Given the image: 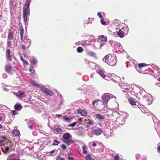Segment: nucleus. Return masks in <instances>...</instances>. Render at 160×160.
Here are the masks:
<instances>
[{
	"instance_id": "nucleus-1",
	"label": "nucleus",
	"mask_w": 160,
	"mask_h": 160,
	"mask_svg": "<svg viewBox=\"0 0 160 160\" xmlns=\"http://www.w3.org/2000/svg\"><path fill=\"white\" fill-rule=\"evenodd\" d=\"M1 145L5 147L4 149L2 148L3 152L5 153L12 150V143L10 142L5 137L3 136L0 138V146Z\"/></svg>"
},
{
	"instance_id": "nucleus-2",
	"label": "nucleus",
	"mask_w": 160,
	"mask_h": 160,
	"mask_svg": "<svg viewBox=\"0 0 160 160\" xmlns=\"http://www.w3.org/2000/svg\"><path fill=\"white\" fill-rule=\"evenodd\" d=\"M111 46L113 52L117 53H124V51L120 43L114 41H111Z\"/></svg>"
},
{
	"instance_id": "nucleus-3",
	"label": "nucleus",
	"mask_w": 160,
	"mask_h": 160,
	"mask_svg": "<svg viewBox=\"0 0 160 160\" xmlns=\"http://www.w3.org/2000/svg\"><path fill=\"white\" fill-rule=\"evenodd\" d=\"M30 3V0H27L23 8V18L25 24L27 22L28 15H29Z\"/></svg>"
},
{
	"instance_id": "nucleus-4",
	"label": "nucleus",
	"mask_w": 160,
	"mask_h": 160,
	"mask_svg": "<svg viewBox=\"0 0 160 160\" xmlns=\"http://www.w3.org/2000/svg\"><path fill=\"white\" fill-rule=\"evenodd\" d=\"M71 137H72V136L69 133L67 132L64 134L62 136V142L68 146L71 145L74 142V140L71 138Z\"/></svg>"
},
{
	"instance_id": "nucleus-5",
	"label": "nucleus",
	"mask_w": 160,
	"mask_h": 160,
	"mask_svg": "<svg viewBox=\"0 0 160 160\" xmlns=\"http://www.w3.org/2000/svg\"><path fill=\"white\" fill-rule=\"evenodd\" d=\"M122 28L121 22L117 19L112 21L111 22V28L112 30H118Z\"/></svg>"
},
{
	"instance_id": "nucleus-6",
	"label": "nucleus",
	"mask_w": 160,
	"mask_h": 160,
	"mask_svg": "<svg viewBox=\"0 0 160 160\" xmlns=\"http://www.w3.org/2000/svg\"><path fill=\"white\" fill-rule=\"evenodd\" d=\"M118 110V108L116 107L115 108H111V111L112 112V114H111V123L112 122L111 120L112 121V123H114V121L116 122V119L119 117V114L117 113Z\"/></svg>"
},
{
	"instance_id": "nucleus-7",
	"label": "nucleus",
	"mask_w": 160,
	"mask_h": 160,
	"mask_svg": "<svg viewBox=\"0 0 160 160\" xmlns=\"http://www.w3.org/2000/svg\"><path fill=\"white\" fill-rule=\"evenodd\" d=\"M111 77L115 78V79L112 78H111V81H112L115 82H117L118 83H119L120 87L124 90H125V88H126V87H129L128 86H127L125 83L123 84L122 83H119L118 81L121 79L120 78L116 76L114 74L111 73Z\"/></svg>"
},
{
	"instance_id": "nucleus-8",
	"label": "nucleus",
	"mask_w": 160,
	"mask_h": 160,
	"mask_svg": "<svg viewBox=\"0 0 160 160\" xmlns=\"http://www.w3.org/2000/svg\"><path fill=\"white\" fill-rule=\"evenodd\" d=\"M22 42L23 43L22 45V48L23 50H25L28 48L31 44V41L30 39L27 36H25L22 40Z\"/></svg>"
},
{
	"instance_id": "nucleus-9",
	"label": "nucleus",
	"mask_w": 160,
	"mask_h": 160,
	"mask_svg": "<svg viewBox=\"0 0 160 160\" xmlns=\"http://www.w3.org/2000/svg\"><path fill=\"white\" fill-rule=\"evenodd\" d=\"M125 120L122 117H119L116 119V122L114 121V123H112V126L113 125V126L118 127L120 125H122L125 123Z\"/></svg>"
},
{
	"instance_id": "nucleus-10",
	"label": "nucleus",
	"mask_w": 160,
	"mask_h": 160,
	"mask_svg": "<svg viewBox=\"0 0 160 160\" xmlns=\"http://www.w3.org/2000/svg\"><path fill=\"white\" fill-rule=\"evenodd\" d=\"M117 59L116 55L115 54L111 55V66L115 65L117 63Z\"/></svg>"
},
{
	"instance_id": "nucleus-11",
	"label": "nucleus",
	"mask_w": 160,
	"mask_h": 160,
	"mask_svg": "<svg viewBox=\"0 0 160 160\" xmlns=\"http://www.w3.org/2000/svg\"><path fill=\"white\" fill-rule=\"evenodd\" d=\"M116 32H113V33L112 34L114 36H117V35H118L121 38H123L124 37V34L125 32H123V31L122 30L121 28H120L118 30H116Z\"/></svg>"
},
{
	"instance_id": "nucleus-12",
	"label": "nucleus",
	"mask_w": 160,
	"mask_h": 160,
	"mask_svg": "<svg viewBox=\"0 0 160 160\" xmlns=\"http://www.w3.org/2000/svg\"><path fill=\"white\" fill-rule=\"evenodd\" d=\"M5 71L10 74H12L15 71V70L13 69L12 67H11L9 64H7L5 66Z\"/></svg>"
},
{
	"instance_id": "nucleus-13",
	"label": "nucleus",
	"mask_w": 160,
	"mask_h": 160,
	"mask_svg": "<svg viewBox=\"0 0 160 160\" xmlns=\"http://www.w3.org/2000/svg\"><path fill=\"white\" fill-rule=\"evenodd\" d=\"M143 99L148 102V105L150 104L152 102V98L150 94H147L144 98H143Z\"/></svg>"
},
{
	"instance_id": "nucleus-14",
	"label": "nucleus",
	"mask_w": 160,
	"mask_h": 160,
	"mask_svg": "<svg viewBox=\"0 0 160 160\" xmlns=\"http://www.w3.org/2000/svg\"><path fill=\"white\" fill-rule=\"evenodd\" d=\"M77 112L80 115L83 116H86L87 115V113L86 111L81 109H78L77 110Z\"/></svg>"
},
{
	"instance_id": "nucleus-15",
	"label": "nucleus",
	"mask_w": 160,
	"mask_h": 160,
	"mask_svg": "<svg viewBox=\"0 0 160 160\" xmlns=\"http://www.w3.org/2000/svg\"><path fill=\"white\" fill-rule=\"evenodd\" d=\"M110 99V97L109 95L108 94H104L102 96V100L106 103L108 102Z\"/></svg>"
},
{
	"instance_id": "nucleus-16",
	"label": "nucleus",
	"mask_w": 160,
	"mask_h": 160,
	"mask_svg": "<svg viewBox=\"0 0 160 160\" xmlns=\"http://www.w3.org/2000/svg\"><path fill=\"white\" fill-rule=\"evenodd\" d=\"M6 57L7 60L8 61H11L12 60L11 56L10 55V51L9 49H8L6 52Z\"/></svg>"
},
{
	"instance_id": "nucleus-17",
	"label": "nucleus",
	"mask_w": 160,
	"mask_h": 160,
	"mask_svg": "<svg viewBox=\"0 0 160 160\" xmlns=\"http://www.w3.org/2000/svg\"><path fill=\"white\" fill-rule=\"evenodd\" d=\"M109 59V56L108 54L106 55L103 58L102 60L103 61L107 63L109 65V63H110V60Z\"/></svg>"
},
{
	"instance_id": "nucleus-18",
	"label": "nucleus",
	"mask_w": 160,
	"mask_h": 160,
	"mask_svg": "<svg viewBox=\"0 0 160 160\" xmlns=\"http://www.w3.org/2000/svg\"><path fill=\"white\" fill-rule=\"evenodd\" d=\"M98 38L99 40L102 42H106L107 39V37L103 35H99L98 37Z\"/></svg>"
},
{
	"instance_id": "nucleus-19",
	"label": "nucleus",
	"mask_w": 160,
	"mask_h": 160,
	"mask_svg": "<svg viewBox=\"0 0 160 160\" xmlns=\"http://www.w3.org/2000/svg\"><path fill=\"white\" fill-rule=\"evenodd\" d=\"M152 119L153 122L155 123V126H156V127L158 128V125L157 126V125H158V124H160V122L158 119L155 116H154L152 117Z\"/></svg>"
},
{
	"instance_id": "nucleus-20",
	"label": "nucleus",
	"mask_w": 160,
	"mask_h": 160,
	"mask_svg": "<svg viewBox=\"0 0 160 160\" xmlns=\"http://www.w3.org/2000/svg\"><path fill=\"white\" fill-rule=\"evenodd\" d=\"M121 28V29H122L123 31L125 32V33H128V32L129 28L128 26L127 25L125 24L124 26L123 27L122 26V28Z\"/></svg>"
},
{
	"instance_id": "nucleus-21",
	"label": "nucleus",
	"mask_w": 160,
	"mask_h": 160,
	"mask_svg": "<svg viewBox=\"0 0 160 160\" xmlns=\"http://www.w3.org/2000/svg\"><path fill=\"white\" fill-rule=\"evenodd\" d=\"M22 108V107L21 104H15L14 106V109L17 110L19 111Z\"/></svg>"
},
{
	"instance_id": "nucleus-22",
	"label": "nucleus",
	"mask_w": 160,
	"mask_h": 160,
	"mask_svg": "<svg viewBox=\"0 0 160 160\" xmlns=\"http://www.w3.org/2000/svg\"><path fill=\"white\" fill-rule=\"evenodd\" d=\"M102 130L101 129H98L94 131V134L96 135H99L102 133Z\"/></svg>"
},
{
	"instance_id": "nucleus-23",
	"label": "nucleus",
	"mask_w": 160,
	"mask_h": 160,
	"mask_svg": "<svg viewBox=\"0 0 160 160\" xmlns=\"http://www.w3.org/2000/svg\"><path fill=\"white\" fill-rule=\"evenodd\" d=\"M12 134L14 136H18L20 135L19 131L18 130H14L12 132Z\"/></svg>"
},
{
	"instance_id": "nucleus-24",
	"label": "nucleus",
	"mask_w": 160,
	"mask_h": 160,
	"mask_svg": "<svg viewBox=\"0 0 160 160\" xmlns=\"http://www.w3.org/2000/svg\"><path fill=\"white\" fill-rule=\"evenodd\" d=\"M139 94L142 96V98H144L147 94L146 92L144 90H140L139 91Z\"/></svg>"
},
{
	"instance_id": "nucleus-25",
	"label": "nucleus",
	"mask_w": 160,
	"mask_h": 160,
	"mask_svg": "<svg viewBox=\"0 0 160 160\" xmlns=\"http://www.w3.org/2000/svg\"><path fill=\"white\" fill-rule=\"evenodd\" d=\"M20 33L21 36V38L22 40V37L23 35V31L24 29L23 28V27L22 26L20 27Z\"/></svg>"
},
{
	"instance_id": "nucleus-26",
	"label": "nucleus",
	"mask_w": 160,
	"mask_h": 160,
	"mask_svg": "<svg viewBox=\"0 0 160 160\" xmlns=\"http://www.w3.org/2000/svg\"><path fill=\"white\" fill-rule=\"evenodd\" d=\"M98 73L102 77L104 78L106 76L104 73V71L102 70H99Z\"/></svg>"
},
{
	"instance_id": "nucleus-27",
	"label": "nucleus",
	"mask_w": 160,
	"mask_h": 160,
	"mask_svg": "<svg viewBox=\"0 0 160 160\" xmlns=\"http://www.w3.org/2000/svg\"><path fill=\"white\" fill-rule=\"evenodd\" d=\"M128 101L130 104L132 105H136V102L134 101L132 98H129L128 99Z\"/></svg>"
},
{
	"instance_id": "nucleus-28",
	"label": "nucleus",
	"mask_w": 160,
	"mask_h": 160,
	"mask_svg": "<svg viewBox=\"0 0 160 160\" xmlns=\"http://www.w3.org/2000/svg\"><path fill=\"white\" fill-rule=\"evenodd\" d=\"M55 133L57 134L61 132L62 131V129L59 128H56L54 130Z\"/></svg>"
},
{
	"instance_id": "nucleus-29",
	"label": "nucleus",
	"mask_w": 160,
	"mask_h": 160,
	"mask_svg": "<svg viewBox=\"0 0 160 160\" xmlns=\"http://www.w3.org/2000/svg\"><path fill=\"white\" fill-rule=\"evenodd\" d=\"M14 33L12 32H10L8 37V40H12L13 39Z\"/></svg>"
},
{
	"instance_id": "nucleus-30",
	"label": "nucleus",
	"mask_w": 160,
	"mask_h": 160,
	"mask_svg": "<svg viewBox=\"0 0 160 160\" xmlns=\"http://www.w3.org/2000/svg\"><path fill=\"white\" fill-rule=\"evenodd\" d=\"M29 70L31 75H34V71L32 66H30Z\"/></svg>"
},
{
	"instance_id": "nucleus-31",
	"label": "nucleus",
	"mask_w": 160,
	"mask_h": 160,
	"mask_svg": "<svg viewBox=\"0 0 160 160\" xmlns=\"http://www.w3.org/2000/svg\"><path fill=\"white\" fill-rule=\"evenodd\" d=\"M31 61L32 64L33 65H35L37 63V60L36 59L34 58H32L31 59Z\"/></svg>"
},
{
	"instance_id": "nucleus-32",
	"label": "nucleus",
	"mask_w": 160,
	"mask_h": 160,
	"mask_svg": "<svg viewBox=\"0 0 160 160\" xmlns=\"http://www.w3.org/2000/svg\"><path fill=\"white\" fill-rule=\"evenodd\" d=\"M60 143V142L59 141H58L57 140H54L53 141V143H52V146L58 145Z\"/></svg>"
},
{
	"instance_id": "nucleus-33",
	"label": "nucleus",
	"mask_w": 160,
	"mask_h": 160,
	"mask_svg": "<svg viewBox=\"0 0 160 160\" xmlns=\"http://www.w3.org/2000/svg\"><path fill=\"white\" fill-rule=\"evenodd\" d=\"M111 99H113V100H114L116 104L118 105V103L116 101V98L115 96H114L113 95L111 94Z\"/></svg>"
},
{
	"instance_id": "nucleus-34",
	"label": "nucleus",
	"mask_w": 160,
	"mask_h": 160,
	"mask_svg": "<svg viewBox=\"0 0 160 160\" xmlns=\"http://www.w3.org/2000/svg\"><path fill=\"white\" fill-rule=\"evenodd\" d=\"M31 83L33 86L36 87L37 88L39 87V85L37 83L35 82L32 80H31Z\"/></svg>"
},
{
	"instance_id": "nucleus-35",
	"label": "nucleus",
	"mask_w": 160,
	"mask_h": 160,
	"mask_svg": "<svg viewBox=\"0 0 160 160\" xmlns=\"http://www.w3.org/2000/svg\"><path fill=\"white\" fill-rule=\"evenodd\" d=\"M122 158H120L119 156L117 154L114 157L113 160H122Z\"/></svg>"
},
{
	"instance_id": "nucleus-36",
	"label": "nucleus",
	"mask_w": 160,
	"mask_h": 160,
	"mask_svg": "<svg viewBox=\"0 0 160 160\" xmlns=\"http://www.w3.org/2000/svg\"><path fill=\"white\" fill-rule=\"evenodd\" d=\"M45 93L49 95H52L53 93V92L47 89Z\"/></svg>"
},
{
	"instance_id": "nucleus-37",
	"label": "nucleus",
	"mask_w": 160,
	"mask_h": 160,
	"mask_svg": "<svg viewBox=\"0 0 160 160\" xmlns=\"http://www.w3.org/2000/svg\"><path fill=\"white\" fill-rule=\"evenodd\" d=\"M85 160H92V158L89 154H88L85 158Z\"/></svg>"
},
{
	"instance_id": "nucleus-38",
	"label": "nucleus",
	"mask_w": 160,
	"mask_h": 160,
	"mask_svg": "<svg viewBox=\"0 0 160 160\" xmlns=\"http://www.w3.org/2000/svg\"><path fill=\"white\" fill-rule=\"evenodd\" d=\"M85 122L87 124H89V125H91L93 123V122L89 119H88L87 120H86Z\"/></svg>"
},
{
	"instance_id": "nucleus-39",
	"label": "nucleus",
	"mask_w": 160,
	"mask_h": 160,
	"mask_svg": "<svg viewBox=\"0 0 160 160\" xmlns=\"http://www.w3.org/2000/svg\"><path fill=\"white\" fill-rule=\"evenodd\" d=\"M82 150H83V153L84 154H86L88 153V152L87 150H86V147L85 146H84L82 148Z\"/></svg>"
},
{
	"instance_id": "nucleus-40",
	"label": "nucleus",
	"mask_w": 160,
	"mask_h": 160,
	"mask_svg": "<svg viewBox=\"0 0 160 160\" xmlns=\"http://www.w3.org/2000/svg\"><path fill=\"white\" fill-rule=\"evenodd\" d=\"M88 55L90 56L94 57L95 56V53L92 51H90L88 53Z\"/></svg>"
},
{
	"instance_id": "nucleus-41",
	"label": "nucleus",
	"mask_w": 160,
	"mask_h": 160,
	"mask_svg": "<svg viewBox=\"0 0 160 160\" xmlns=\"http://www.w3.org/2000/svg\"><path fill=\"white\" fill-rule=\"evenodd\" d=\"M83 49L82 47H79L77 48V51L78 52H82Z\"/></svg>"
},
{
	"instance_id": "nucleus-42",
	"label": "nucleus",
	"mask_w": 160,
	"mask_h": 160,
	"mask_svg": "<svg viewBox=\"0 0 160 160\" xmlns=\"http://www.w3.org/2000/svg\"><path fill=\"white\" fill-rule=\"evenodd\" d=\"M98 100H97L94 101L92 102V104L94 106H96L98 105Z\"/></svg>"
},
{
	"instance_id": "nucleus-43",
	"label": "nucleus",
	"mask_w": 160,
	"mask_h": 160,
	"mask_svg": "<svg viewBox=\"0 0 160 160\" xmlns=\"http://www.w3.org/2000/svg\"><path fill=\"white\" fill-rule=\"evenodd\" d=\"M146 66V64L144 63H141L139 64L138 65V68L141 69V68L145 66Z\"/></svg>"
},
{
	"instance_id": "nucleus-44",
	"label": "nucleus",
	"mask_w": 160,
	"mask_h": 160,
	"mask_svg": "<svg viewBox=\"0 0 160 160\" xmlns=\"http://www.w3.org/2000/svg\"><path fill=\"white\" fill-rule=\"evenodd\" d=\"M63 118L64 119V120L65 121L70 122L71 121V119L67 116H64Z\"/></svg>"
},
{
	"instance_id": "nucleus-45",
	"label": "nucleus",
	"mask_w": 160,
	"mask_h": 160,
	"mask_svg": "<svg viewBox=\"0 0 160 160\" xmlns=\"http://www.w3.org/2000/svg\"><path fill=\"white\" fill-rule=\"evenodd\" d=\"M96 117L97 118L99 119H104V118L100 114H97Z\"/></svg>"
},
{
	"instance_id": "nucleus-46",
	"label": "nucleus",
	"mask_w": 160,
	"mask_h": 160,
	"mask_svg": "<svg viewBox=\"0 0 160 160\" xmlns=\"http://www.w3.org/2000/svg\"><path fill=\"white\" fill-rule=\"evenodd\" d=\"M77 122H73L70 124L69 125V126H71L72 127H73L75 126L76 124H77Z\"/></svg>"
},
{
	"instance_id": "nucleus-47",
	"label": "nucleus",
	"mask_w": 160,
	"mask_h": 160,
	"mask_svg": "<svg viewBox=\"0 0 160 160\" xmlns=\"http://www.w3.org/2000/svg\"><path fill=\"white\" fill-rule=\"evenodd\" d=\"M72 154L71 153H69V156H68V159L69 160H75L74 158L73 157H70V156H72Z\"/></svg>"
},
{
	"instance_id": "nucleus-48",
	"label": "nucleus",
	"mask_w": 160,
	"mask_h": 160,
	"mask_svg": "<svg viewBox=\"0 0 160 160\" xmlns=\"http://www.w3.org/2000/svg\"><path fill=\"white\" fill-rule=\"evenodd\" d=\"M155 129L156 130L157 133H158L159 137L160 138V131H159V130L158 129V128L156 127V125L155 126Z\"/></svg>"
},
{
	"instance_id": "nucleus-49",
	"label": "nucleus",
	"mask_w": 160,
	"mask_h": 160,
	"mask_svg": "<svg viewBox=\"0 0 160 160\" xmlns=\"http://www.w3.org/2000/svg\"><path fill=\"white\" fill-rule=\"evenodd\" d=\"M11 41L10 40H8L7 42V46L9 48L11 47Z\"/></svg>"
},
{
	"instance_id": "nucleus-50",
	"label": "nucleus",
	"mask_w": 160,
	"mask_h": 160,
	"mask_svg": "<svg viewBox=\"0 0 160 160\" xmlns=\"http://www.w3.org/2000/svg\"><path fill=\"white\" fill-rule=\"evenodd\" d=\"M157 146L158 147L157 149L158 152L160 153V142L158 143Z\"/></svg>"
},
{
	"instance_id": "nucleus-51",
	"label": "nucleus",
	"mask_w": 160,
	"mask_h": 160,
	"mask_svg": "<svg viewBox=\"0 0 160 160\" xmlns=\"http://www.w3.org/2000/svg\"><path fill=\"white\" fill-rule=\"evenodd\" d=\"M104 18H102L101 20V23L102 25H106V22L104 21Z\"/></svg>"
},
{
	"instance_id": "nucleus-52",
	"label": "nucleus",
	"mask_w": 160,
	"mask_h": 160,
	"mask_svg": "<svg viewBox=\"0 0 160 160\" xmlns=\"http://www.w3.org/2000/svg\"><path fill=\"white\" fill-rule=\"evenodd\" d=\"M12 114L13 115H16L17 114L18 112L15 110H12L11 111Z\"/></svg>"
},
{
	"instance_id": "nucleus-53",
	"label": "nucleus",
	"mask_w": 160,
	"mask_h": 160,
	"mask_svg": "<svg viewBox=\"0 0 160 160\" xmlns=\"http://www.w3.org/2000/svg\"><path fill=\"white\" fill-rule=\"evenodd\" d=\"M136 158L137 160H139L141 158V156L139 154H137L136 156Z\"/></svg>"
},
{
	"instance_id": "nucleus-54",
	"label": "nucleus",
	"mask_w": 160,
	"mask_h": 160,
	"mask_svg": "<svg viewBox=\"0 0 160 160\" xmlns=\"http://www.w3.org/2000/svg\"><path fill=\"white\" fill-rule=\"evenodd\" d=\"M47 89V88L42 87L41 88H40V90L41 91L43 92H44V93L45 92Z\"/></svg>"
},
{
	"instance_id": "nucleus-55",
	"label": "nucleus",
	"mask_w": 160,
	"mask_h": 160,
	"mask_svg": "<svg viewBox=\"0 0 160 160\" xmlns=\"http://www.w3.org/2000/svg\"><path fill=\"white\" fill-rule=\"evenodd\" d=\"M13 94L14 95H15L17 97H18V98L22 99V98L21 97H20V95H18L16 92H13Z\"/></svg>"
},
{
	"instance_id": "nucleus-56",
	"label": "nucleus",
	"mask_w": 160,
	"mask_h": 160,
	"mask_svg": "<svg viewBox=\"0 0 160 160\" xmlns=\"http://www.w3.org/2000/svg\"><path fill=\"white\" fill-rule=\"evenodd\" d=\"M61 147H62V149L63 150H65L67 149L66 146L64 144L62 145Z\"/></svg>"
},
{
	"instance_id": "nucleus-57",
	"label": "nucleus",
	"mask_w": 160,
	"mask_h": 160,
	"mask_svg": "<svg viewBox=\"0 0 160 160\" xmlns=\"http://www.w3.org/2000/svg\"><path fill=\"white\" fill-rule=\"evenodd\" d=\"M98 15L100 18L102 19V14L100 12H98Z\"/></svg>"
},
{
	"instance_id": "nucleus-58",
	"label": "nucleus",
	"mask_w": 160,
	"mask_h": 160,
	"mask_svg": "<svg viewBox=\"0 0 160 160\" xmlns=\"http://www.w3.org/2000/svg\"><path fill=\"white\" fill-rule=\"evenodd\" d=\"M22 61L24 64H25L26 65H28V63L27 61L25 60L24 59V61Z\"/></svg>"
},
{
	"instance_id": "nucleus-59",
	"label": "nucleus",
	"mask_w": 160,
	"mask_h": 160,
	"mask_svg": "<svg viewBox=\"0 0 160 160\" xmlns=\"http://www.w3.org/2000/svg\"><path fill=\"white\" fill-rule=\"evenodd\" d=\"M56 160H65L64 158L61 157H58Z\"/></svg>"
},
{
	"instance_id": "nucleus-60",
	"label": "nucleus",
	"mask_w": 160,
	"mask_h": 160,
	"mask_svg": "<svg viewBox=\"0 0 160 160\" xmlns=\"http://www.w3.org/2000/svg\"><path fill=\"white\" fill-rule=\"evenodd\" d=\"M156 68L157 69V72L159 74L158 75H160V68L158 67H157Z\"/></svg>"
},
{
	"instance_id": "nucleus-61",
	"label": "nucleus",
	"mask_w": 160,
	"mask_h": 160,
	"mask_svg": "<svg viewBox=\"0 0 160 160\" xmlns=\"http://www.w3.org/2000/svg\"><path fill=\"white\" fill-rule=\"evenodd\" d=\"M129 90L128 87H127L125 88V90H123V92H126V91H128Z\"/></svg>"
},
{
	"instance_id": "nucleus-62",
	"label": "nucleus",
	"mask_w": 160,
	"mask_h": 160,
	"mask_svg": "<svg viewBox=\"0 0 160 160\" xmlns=\"http://www.w3.org/2000/svg\"><path fill=\"white\" fill-rule=\"evenodd\" d=\"M55 152V150H53L49 152L51 153H54Z\"/></svg>"
},
{
	"instance_id": "nucleus-63",
	"label": "nucleus",
	"mask_w": 160,
	"mask_h": 160,
	"mask_svg": "<svg viewBox=\"0 0 160 160\" xmlns=\"http://www.w3.org/2000/svg\"><path fill=\"white\" fill-rule=\"evenodd\" d=\"M28 127L30 128L31 129H32L33 128V127L32 125H30V126H29Z\"/></svg>"
},
{
	"instance_id": "nucleus-64",
	"label": "nucleus",
	"mask_w": 160,
	"mask_h": 160,
	"mask_svg": "<svg viewBox=\"0 0 160 160\" xmlns=\"http://www.w3.org/2000/svg\"><path fill=\"white\" fill-rule=\"evenodd\" d=\"M10 160H18V159L16 158H14L12 159H10Z\"/></svg>"
}]
</instances>
